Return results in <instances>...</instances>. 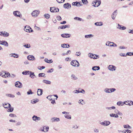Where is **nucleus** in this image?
<instances>
[{
	"label": "nucleus",
	"mask_w": 133,
	"mask_h": 133,
	"mask_svg": "<svg viewBox=\"0 0 133 133\" xmlns=\"http://www.w3.org/2000/svg\"><path fill=\"white\" fill-rule=\"evenodd\" d=\"M119 55L121 56L126 57V55L125 54L120 53Z\"/></svg>",
	"instance_id": "51"
},
{
	"label": "nucleus",
	"mask_w": 133,
	"mask_h": 133,
	"mask_svg": "<svg viewBox=\"0 0 133 133\" xmlns=\"http://www.w3.org/2000/svg\"><path fill=\"white\" fill-rule=\"evenodd\" d=\"M6 95L7 96L11 98H14L15 96L14 95L10 94H6Z\"/></svg>",
	"instance_id": "34"
},
{
	"label": "nucleus",
	"mask_w": 133,
	"mask_h": 133,
	"mask_svg": "<svg viewBox=\"0 0 133 133\" xmlns=\"http://www.w3.org/2000/svg\"><path fill=\"white\" fill-rule=\"evenodd\" d=\"M118 26L117 27V28L121 30V28L122 27V25H120L119 24H118Z\"/></svg>",
	"instance_id": "47"
},
{
	"label": "nucleus",
	"mask_w": 133,
	"mask_h": 133,
	"mask_svg": "<svg viewBox=\"0 0 133 133\" xmlns=\"http://www.w3.org/2000/svg\"><path fill=\"white\" fill-rule=\"evenodd\" d=\"M94 35L92 34H89L88 35H85V37L86 38H90L93 37Z\"/></svg>",
	"instance_id": "31"
},
{
	"label": "nucleus",
	"mask_w": 133,
	"mask_h": 133,
	"mask_svg": "<svg viewBox=\"0 0 133 133\" xmlns=\"http://www.w3.org/2000/svg\"><path fill=\"white\" fill-rule=\"evenodd\" d=\"M53 68H51V69L50 70H49L48 71H47V72L51 73L53 72Z\"/></svg>",
	"instance_id": "61"
},
{
	"label": "nucleus",
	"mask_w": 133,
	"mask_h": 133,
	"mask_svg": "<svg viewBox=\"0 0 133 133\" xmlns=\"http://www.w3.org/2000/svg\"><path fill=\"white\" fill-rule=\"evenodd\" d=\"M0 44L4 45L6 46H8V43L5 41H0Z\"/></svg>",
	"instance_id": "12"
},
{
	"label": "nucleus",
	"mask_w": 133,
	"mask_h": 133,
	"mask_svg": "<svg viewBox=\"0 0 133 133\" xmlns=\"http://www.w3.org/2000/svg\"><path fill=\"white\" fill-rule=\"evenodd\" d=\"M38 76L39 77H46L45 76V74L44 73H39L38 75Z\"/></svg>",
	"instance_id": "29"
},
{
	"label": "nucleus",
	"mask_w": 133,
	"mask_h": 133,
	"mask_svg": "<svg viewBox=\"0 0 133 133\" xmlns=\"http://www.w3.org/2000/svg\"><path fill=\"white\" fill-rule=\"evenodd\" d=\"M51 121L52 122H58L59 121V119L58 118L54 117L51 119Z\"/></svg>",
	"instance_id": "21"
},
{
	"label": "nucleus",
	"mask_w": 133,
	"mask_h": 133,
	"mask_svg": "<svg viewBox=\"0 0 133 133\" xmlns=\"http://www.w3.org/2000/svg\"><path fill=\"white\" fill-rule=\"evenodd\" d=\"M125 131L127 132V133H131V131L129 129H127L126 131Z\"/></svg>",
	"instance_id": "64"
},
{
	"label": "nucleus",
	"mask_w": 133,
	"mask_h": 133,
	"mask_svg": "<svg viewBox=\"0 0 133 133\" xmlns=\"http://www.w3.org/2000/svg\"><path fill=\"white\" fill-rule=\"evenodd\" d=\"M66 38L70 37L71 36L70 34H66Z\"/></svg>",
	"instance_id": "60"
},
{
	"label": "nucleus",
	"mask_w": 133,
	"mask_h": 133,
	"mask_svg": "<svg viewBox=\"0 0 133 133\" xmlns=\"http://www.w3.org/2000/svg\"><path fill=\"white\" fill-rule=\"evenodd\" d=\"M71 65L74 67H78L79 66V64L78 62L76 60H72L71 63Z\"/></svg>",
	"instance_id": "3"
},
{
	"label": "nucleus",
	"mask_w": 133,
	"mask_h": 133,
	"mask_svg": "<svg viewBox=\"0 0 133 133\" xmlns=\"http://www.w3.org/2000/svg\"><path fill=\"white\" fill-rule=\"evenodd\" d=\"M15 86L17 87L21 88L22 87V85L21 82L18 81L15 82Z\"/></svg>",
	"instance_id": "9"
},
{
	"label": "nucleus",
	"mask_w": 133,
	"mask_h": 133,
	"mask_svg": "<svg viewBox=\"0 0 133 133\" xmlns=\"http://www.w3.org/2000/svg\"><path fill=\"white\" fill-rule=\"evenodd\" d=\"M2 105L5 108L7 109L9 108V109H8V111L11 112L13 111L14 108L13 107H11V105L10 104L8 103H3Z\"/></svg>",
	"instance_id": "1"
},
{
	"label": "nucleus",
	"mask_w": 133,
	"mask_h": 133,
	"mask_svg": "<svg viewBox=\"0 0 133 133\" xmlns=\"http://www.w3.org/2000/svg\"><path fill=\"white\" fill-rule=\"evenodd\" d=\"M70 27V25H62L61 26H60L59 27L58 29H59L60 28L61 29H65V28H69Z\"/></svg>",
	"instance_id": "18"
},
{
	"label": "nucleus",
	"mask_w": 133,
	"mask_h": 133,
	"mask_svg": "<svg viewBox=\"0 0 133 133\" xmlns=\"http://www.w3.org/2000/svg\"><path fill=\"white\" fill-rule=\"evenodd\" d=\"M116 90L115 88H106L104 89V92L107 93H110L114 92Z\"/></svg>",
	"instance_id": "2"
},
{
	"label": "nucleus",
	"mask_w": 133,
	"mask_h": 133,
	"mask_svg": "<svg viewBox=\"0 0 133 133\" xmlns=\"http://www.w3.org/2000/svg\"><path fill=\"white\" fill-rule=\"evenodd\" d=\"M27 94L28 95L32 94L33 93L31 89H30L27 92Z\"/></svg>",
	"instance_id": "44"
},
{
	"label": "nucleus",
	"mask_w": 133,
	"mask_h": 133,
	"mask_svg": "<svg viewBox=\"0 0 133 133\" xmlns=\"http://www.w3.org/2000/svg\"><path fill=\"white\" fill-rule=\"evenodd\" d=\"M42 82L46 84H51V81H49L45 79L43 80L42 81Z\"/></svg>",
	"instance_id": "24"
},
{
	"label": "nucleus",
	"mask_w": 133,
	"mask_h": 133,
	"mask_svg": "<svg viewBox=\"0 0 133 133\" xmlns=\"http://www.w3.org/2000/svg\"><path fill=\"white\" fill-rule=\"evenodd\" d=\"M95 55L96 57L95 56H94V57L93 58V59H95L99 58V55Z\"/></svg>",
	"instance_id": "48"
},
{
	"label": "nucleus",
	"mask_w": 133,
	"mask_h": 133,
	"mask_svg": "<svg viewBox=\"0 0 133 133\" xmlns=\"http://www.w3.org/2000/svg\"><path fill=\"white\" fill-rule=\"evenodd\" d=\"M57 19L58 20L60 21L61 19L62 18H61V16H57Z\"/></svg>",
	"instance_id": "58"
},
{
	"label": "nucleus",
	"mask_w": 133,
	"mask_h": 133,
	"mask_svg": "<svg viewBox=\"0 0 133 133\" xmlns=\"http://www.w3.org/2000/svg\"><path fill=\"white\" fill-rule=\"evenodd\" d=\"M9 116L11 117H13L16 116V115L14 114H9Z\"/></svg>",
	"instance_id": "53"
},
{
	"label": "nucleus",
	"mask_w": 133,
	"mask_h": 133,
	"mask_svg": "<svg viewBox=\"0 0 133 133\" xmlns=\"http://www.w3.org/2000/svg\"><path fill=\"white\" fill-rule=\"evenodd\" d=\"M43 90L41 89H38L37 91V95L38 96H41L43 94Z\"/></svg>",
	"instance_id": "17"
},
{
	"label": "nucleus",
	"mask_w": 133,
	"mask_h": 133,
	"mask_svg": "<svg viewBox=\"0 0 133 133\" xmlns=\"http://www.w3.org/2000/svg\"><path fill=\"white\" fill-rule=\"evenodd\" d=\"M50 11L52 12H58L59 11V9L55 7H50Z\"/></svg>",
	"instance_id": "5"
},
{
	"label": "nucleus",
	"mask_w": 133,
	"mask_h": 133,
	"mask_svg": "<svg viewBox=\"0 0 133 133\" xmlns=\"http://www.w3.org/2000/svg\"><path fill=\"white\" fill-rule=\"evenodd\" d=\"M74 19L75 20H78L80 21H84V20H83L81 18L77 17H75L74 18Z\"/></svg>",
	"instance_id": "35"
},
{
	"label": "nucleus",
	"mask_w": 133,
	"mask_h": 133,
	"mask_svg": "<svg viewBox=\"0 0 133 133\" xmlns=\"http://www.w3.org/2000/svg\"><path fill=\"white\" fill-rule=\"evenodd\" d=\"M81 53L80 52H77L76 54H75V55L77 56H79L81 55Z\"/></svg>",
	"instance_id": "50"
},
{
	"label": "nucleus",
	"mask_w": 133,
	"mask_h": 133,
	"mask_svg": "<svg viewBox=\"0 0 133 133\" xmlns=\"http://www.w3.org/2000/svg\"><path fill=\"white\" fill-rule=\"evenodd\" d=\"M44 17L47 19H49L50 17V15L49 14H45L44 15Z\"/></svg>",
	"instance_id": "32"
},
{
	"label": "nucleus",
	"mask_w": 133,
	"mask_h": 133,
	"mask_svg": "<svg viewBox=\"0 0 133 133\" xmlns=\"http://www.w3.org/2000/svg\"><path fill=\"white\" fill-rule=\"evenodd\" d=\"M117 10L115 11L111 15V18L112 19L114 20L115 19L116 17L117 14Z\"/></svg>",
	"instance_id": "14"
},
{
	"label": "nucleus",
	"mask_w": 133,
	"mask_h": 133,
	"mask_svg": "<svg viewBox=\"0 0 133 133\" xmlns=\"http://www.w3.org/2000/svg\"><path fill=\"white\" fill-rule=\"evenodd\" d=\"M29 75H30L29 76L32 79H34L36 76L34 74V73L31 71H30Z\"/></svg>",
	"instance_id": "20"
},
{
	"label": "nucleus",
	"mask_w": 133,
	"mask_h": 133,
	"mask_svg": "<svg viewBox=\"0 0 133 133\" xmlns=\"http://www.w3.org/2000/svg\"><path fill=\"white\" fill-rule=\"evenodd\" d=\"M82 1L83 3L84 4H86V3L85 2H87V3H88V2L87 0H82Z\"/></svg>",
	"instance_id": "56"
},
{
	"label": "nucleus",
	"mask_w": 133,
	"mask_h": 133,
	"mask_svg": "<svg viewBox=\"0 0 133 133\" xmlns=\"http://www.w3.org/2000/svg\"><path fill=\"white\" fill-rule=\"evenodd\" d=\"M39 11L36 10H34L31 13L32 16L34 17H36L39 14Z\"/></svg>",
	"instance_id": "7"
},
{
	"label": "nucleus",
	"mask_w": 133,
	"mask_h": 133,
	"mask_svg": "<svg viewBox=\"0 0 133 133\" xmlns=\"http://www.w3.org/2000/svg\"><path fill=\"white\" fill-rule=\"evenodd\" d=\"M10 56L11 57H13L14 58H17L18 57V55L15 53L10 54Z\"/></svg>",
	"instance_id": "26"
},
{
	"label": "nucleus",
	"mask_w": 133,
	"mask_h": 133,
	"mask_svg": "<svg viewBox=\"0 0 133 133\" xmlns=\"http://www.w3.org/2000/svg\"><path fill=\"white\" fill-rule=\"evenodd\" d=\"M61 46L63 48H68L70 47V45L68 44H62Z\"/></svg>",
	"instance_id": "23"
},
{
	"label": "nucleus",
	"mask_w": 133,
	"mask_h": 133,
	"mask_svg": "<svg viewBox=\"0 0 133 133\" xmlns=\"http://www.w3.org/2000/svg\"><path fill=\"white\" fill-rule=\"evenodd\" d=\"M114 43L113 42H110L109 41H108L106 42L105 45L107 46H109L110 45H109V44H113Z\"/></svg>",
	"instance_id": "38"
},
{
	"label": "nucleus",
	"mask_w": 133,
	"mask_h": 133,
	"mask_svg": "<svg viewBox=\"0 0 133 133\" xmlns=\"http://www.w3.org/2000/svg\"><path fill=\"white\" fill-rule=\"evenodd\" d=\"M4 32L5 33L4 36V37H8L9 36V34L7 32L4 31Z\"/></svg>",
	"instance_id": "46"
},
{
	"label": "nucleus",
	"mask_w": 133,
	"mask_h": 133,
	"mask_svg": "<svg viewBox=\"0 0 133 133\" xmlns=\"http://www.w3.org/2000/svg\"><path fill=\"white\" fill-rule=\"evenodd\" d=\"M121 28V30H125L126 29V27L122 25Z\"/></svg>",
	"instance_id": "57"
},
{
	"label": "nucleus",
	"mask_w": 133,
	"mask_h": 133,
	"mask_svg": "<svg viewBox=\"0 0 133 133\" xmlns=\"http://www.w3.org/2000/svg\"><path fill=\"white\" fill-rule=\"evenodd\" d=\"M5 78H6V77H9L10 76V74L8 72L6 73V72H5Z\"/></svg>",
	"instance_id": "40"
},
{
	"label": "nucleus",
	"mask_w": 133,
	"mask_h": 133,
	"mask_svg": "<svg viewBox=\"0 0 133 133\" xmlns=\"http://www.w3.org/2000/svg\"><path fill=\"white\" fill-rule=\"evenodd\" d=\"M28 59L29 60H35V58L32 55H29L27 56Z\"/></svg>",
	"instance_id": "19"
},
{
	"label": "nucleus",
	"mask_w": 133,
	"mask_h": 133,
	"mask_svg": "<svg viewBox=\"0 0 133 133\" xmlns=\"http://www.w3.org/2000/svg\"><path fill=\"white\" fill-rule=\"evenodd\" d=\"M119 111L117 109H115V110L114 113L117 114Z\"/></svg>",
	"instance_id": "59"
},
{
	"label": "nucleus",
	"mask_w": 133,
	"mask_h": 133,
	"mask_svg": "<svg viewBox=\"0 0 133 133\" xmlns=\"http://www.w3.org/2000/svg\"><path fill=\"white\" fill-rule=\"evenodd\" d=\"M24 30L25 31L29 32H32L33 31V30L31 28L30 26L28 25L25 26Z\"/></svg>",
	"instance_id": "4"
},
{
	"label": "nucleus",
	"mask_w": 133,
	"mask_h": 133,
	"mask_svg": "<svg viewBox=\"0 0 133 133\" xmlns=\"http://www.w3.org/2000/svg\"><path fill=\"white\" fill-rule=\"evenodd\" d=\"M43 128L45 130L44 132H46L48 131L49 129V127H46L45 126H44L43 127Z\"/></svg>",
	"instance_id": "37"
},
{
	"label": "nucleus",
	"mask_w": 133,
	"mask_h": 133,
	"mask_svg": "<svg viewBox=\"0 0 133 133\" xmlns=\"http://www.w3.org/2000/svg\"><path fill=\"white\" fill-rule=\"evenodd\" d=\"M81 91H79L78 90H76L75 91H74L73 92L75 93H79V92H81Z\"/></svg>",
	"instance_id": "49"
},
{
	"label": "nucleus",
	"mask_w": 133,
	"mask_h": 133,
	"mask_svg": "<svg viewBox=\"0 0 133 133\" xmlns=\"http://www.w3.org/2000/svg\"><path fill=\"white\" fill-rule=\"evenodd\" d=\"M66 34H63L61 35V36L63 38H66Z\"/></svg>",
	"instance_id": "55"
},
{
	"label": "nucleus",
	"mask_w": 133,
	"mask_h": 133,
	"mask_svg": "<svg viewBox=\"0 0 133 133\" xmlns=\"http://www.w3.org/2000/svg\"><path fill=\"white\" fill-rule=\"evenodd\" d=\"M71 78L74 80H76L77 79V77H76L74 75H72L71 76Z\"/></svg>",
	"instance_id": "39"
},
{
	"label": "nucleus",
	"mask_w": 133,
	"mask_h": 133,
	"mask_svg": "<svg viewBox=\"0 0 133 133\" xmlns=\"http://www.w3.org/2000/svg\"><path fill=\"white\" fill-rule=\"evenodd\" d=\"M100 67L99 66H95L92 67V69L94 71L98 70H99Z\"/></svg>",
	"instance_id": "22"
},
{
	"label": "nucleus",
	"mask_w": 133,
	"mask_h": 133,
	"mask_svg": "<svg viewBox=\"0 0 133 133\" xmlns=\"http://www.w3.org/2000/svg\"><path fill=\"white\" fill-rule=\"evenodd\" d=\"M14 15L16 17H21L22 15L20 14V12L18 11H16L13 12Z\"/></svg>",
	"instance_id": "6"
},
{
	"label": "nucleus",
	"mask_w": 133,
	"mask_h": 133,
	"mask_svg": "<svg viewBox=\"0 0 133 133\" xmlns=\"http://www.w3.org/2000/svg\"><path fill=\"white\" fill-rule=\"evenodd\" d=\"M128 32L130 33L133 34V30L129 29L128 30Z\"/></svg>",
	"instance_id": "63"
},
{
	"label": "nucleus",
	"mask_w": 133,
	"mask_h": 133,
	"mask_svg": "<svg viewBox=\"0 0 133 133\" xmlns=\"http://www.w3.org/2000/svg\"><path fill=\"white\" fill-rule=\"evenodd\" d=\"M115 114L112 113L110 114L109 115L110 117H115Z\"/></svg>",
	"instance_id": "54"
},
{
	"label": "nucleus",
	"mask_w": 133,
	"mask_h": 133,
	"mask_svg": "<svg viewBox=\"0 0 133 133\" xmlns=\"http://www.w3.org/2000/svg\"><path fill=\"white\" fill-rule=\"evenodd\" d=\"M81 3V2H73L72 4V5L73 6H78L79 5H80V6L82 5L80 4Z\"/></svg>",
	"instance_id": "15"
},
{
	"label": "nucleus",
	"mask_w": 133,
	"mask_h": 133,
	"mask_svg": "<svg viewBox=\"0 0 133 133\" xmlns=\"http://www.w3.org/2000/svg\"><path fill=\"white\" fill-rule=\"evenodd\" d=\"M0 75L3 77H5V72L3 71L2 72H0Z\"/></svg>",
	"instance_id": "33"
},
{
	"label": "nucleus",
	"mask_w": 133,
	"mask_h": 133,
	"mask_svg": "<svg viewBox=\"0 0 133 133\" xmlns=\"http://www.w3.org/2000/svg\"><path fill=\"white\" fill-rule=\"evenodd\" d=\"M102 125L104 126H107L110 124V122L109 121H105L100 123Z\"/></svg>",
	"instance_id": "10"
},
{
	"label": "nucleus",
	"mask_w": 133,
	"mask_h": 133,
	"mask_svg": "<svg viewBox=\"0 0 133 133\" xmlns=\"http://www.w3.org/2000/svg\"><path fill=\"white\" fill-rule=\"evenodd\" d=\"M59 3H61L65 1V0H56Z\"/></svg>",
	"instance_id": "45"
},
{
	"label": "nucleus",
	"mask_w": 133,
	"mask_h": 133,
	"mask_svg": "<svg viewBox=\"0 0 133 133\" xmlns=\"http://www.w3.org/2000/svg\"><path fill=\"white\" fill-rule=\"evenodd\" d=\"M63 7L65 9H68L71 8V6L70 4L69 3H66L64 4Z\"/></svg>",
	"instance_id": "13"
},
{
	"label": "nucleus",
	"mask_w": 133,
	"mask_h": 133,
	"mask_svg": "<svg viewBox=\"0 0 133 133\" xmlns=\"http://www.w3.org/2000/svg\"><path fill=\"white\" fill-rule=\"evenodd\" d=\"M96 3H98V5H96L95 4L93 5H92L95 7H97L99 6L101 4V1L100 0H96Z\"/></svg>",
	"instance_id": "25"
},
{
	"label": "nucleus",
	"mask_w": 133,
	"mask_h": 133,
	"mask_svg": "<svg viewBox=\"0 0 133 133\" xmlns=\"http://www.w3.org/2000/svg\"><path fill=\"white\" fill-rule=\"evenodd\" d=\"M64 117L65 118L69 119H71V116L70 115H65Z\"/></svg>",
	"instance_id": "30"
},
{
	"label": "nucleus",
	"mask_w": 133,
	"mask_h": 133,
	"mask_svg": "<svg viewBox=\"0 0 133 133\" xmlns=\"http://www.w3.org/2000/svg\"><path fill=\"white\" fill-rule=\"evenodd\" d=\"M32 119L34 121L37 122L41 120V118L36 115H34L32 117Z\"/></svg>",
	"instance_id": "11"
},
{
	"label": "nucleus",
	"mask_w": 133,
	"mask_h": 133,
	"mask_svg": "<svg viewBox=\"0 0 133 133\" xmlns=\"http://www.w3.org/2000/svg\"><path fill=\"white\" fill-rule=\"evenodd\" d=\"M94 131L95 132H99L98 129L96 128H95L94 130Z\"/></svg>",
	"instance_id": "62"
},
{
	"label": "nucleus",
	"mask_w": 133,
	"mask_h": 133,
	"mask_svg": "<svg viewBox=\"0 0 133 133\" xmlns=\"http://www.w3.org/2000/svg\"><path fill=\"white\" fill-rule=\"evenodd\" d=\"M53 96H54L55 97H56V99H57V98H58V96L57 95H53ZM52 96V95H50L47 96L46 98L49 100L51 101L52 100V99L51 97Z\"/></svg>",
	"instance_id": "16"
},
{
	"label": "nucleus",
	"mask_w": 133,
	"mask_h": 133,
	"mask_svg": "<svg viewBox=\"0 0 133 133\" xmlns=\"http://www.w3.org/2000/svg\"><path fill=\"white\" fill-rule=\"evenodd\" d=\"M30 71H24L22 72V74L24 75H29V74Z\"/></svg>",
	"instance_id": "27"
},
{
	"label": "nucleus",
	"mask_w": 133,
	"mask_h": 133,
	"mask_svg": "<svg viewBox=\"0 0 133 133\" xmlns=\"http://www.w3.org/2000/svg\"><path fill=\"white\" fill-rule=\"evenodd\" d=\"M124 128H125L130 129L131 128V127L128 125H123Z\"/></svg>",
	"instance_id": "36"
},
{
	"label": "nucleus",
	"mask_w": 133,
	"mask_h": 133,
	"mask_svg": "<svg viewBox=\"0 0 133 133\" xmlns=\"http://www.w3.org/2000/svg\"><path fill=\"white\" fill-rule=\"evenodd\" d=\"M116 68L115 66L112 65H109L108 67V69L112 71H115Z\"/></svg>",
	"instance_id": "8"
},
{
	"label": "nucleus",
	"mask_w": 133,
	"mask_h": 133,
	"mask_svg": "<svg viewBox=\"0 0 133 133\" xmlns=\"http://www.w3.org/2000/svg\"><path fill=\"white\" fill-rule=\"evenodd\" d=\"M24 46L26 48H29L30 47V45L29 44H26L24 45Z\"/></svg>",
	"instance_id": "43"
},
{
	"label": "nucleus",
	"mask_w": 133,
	"mask_h": 133,
	"mask_svg": "<svg viewBox=\"0 0 133 133\" xmlns=\"http://www.w3.org/2000/svg\"><path fill=\"white\" fill-rule=\"evenodd\" d=\"M39 101V100L38 99H36L33 101H32L31 102L32 103V104H35L36 103V102H38Z\"/></svg>",
	"instance_id": "41"
},
{
	"label": "nucleus",
	"mask_w": 133,
	"mask_h": 133,
	"mask_svg": "<svg viewBox=\"0 0 133 133\" xmlns=\"http://www.w3.org/2000/svg\"><path fill=\"white\" fill-rule=\"evenodd\" d=\"M95 24L96 25L100 26H102L103 25V23L102 22H97L95 23Z\"/></svg>",
	"instance_id": "28"
},
{
	"label": "nucleus",
	"mask_w": 133,
	"mask_h": 133,
	"mask_svg": "<svg viewBox=\"0 0 133 133\" xmlns=\"http://www.w3.org/2000/svg\"><path fill=\"white\" fill-rule=\"evenodd\" d=\"M110 46L116 47L117 45L114 43L112 44H110Z\"/></svg>",
	"instance_id": "52"
},
{
	"label": "nucleus",
	"mask_w": 133,
	"mask_h": 133,
	"mask_svg": "<svg viewBox=\"0 0 133 133\" xmlns=\"http://www.w3.org/2000/svg\"><path fill=\"white\" fill-rule=\"evenodd\" d=\"M78 103L79 104L81 103V104L83 105L85 103L84 102L83 100L82 99L79 100L78 102Z\"/></svg>",
	"instance_id": "42"
}]
</instances>
